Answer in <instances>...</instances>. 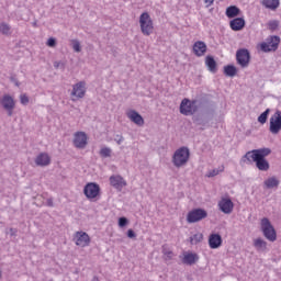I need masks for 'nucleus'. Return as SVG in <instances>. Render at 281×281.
Returning a JSON list of instances; mask_svg holds the SVG:
<instances>
[{
    "mask_svg": "<svg viewBox=\"0 0 281 281\" xmlns=\"http://www.w3.org/2000/svg\"><path fill=\"white\" fill-rule=\"evenodd\" d=\"M271 155L270 148H259L247 151L245 156L241 158L244 164H256V168L261 170L262 172H267L269 170V161H267V157Z\"/></svg>",
    "mask_w": 281,
    "mask_h": 281,
    "instance_id": "obj_1",
    "label": "nucleus"
},
{
    "mask_svg": "<svg viewBox=\"0 0 281 281\" xmlns=\"http://www.w3.org/2000/svg\"><path fill=\"white\" fill-rule=\"evenodd\" d=\"M188 161H190V149L188 147H180L175 151L172 164L176 168H182Z\"/></svg>",
    "mask_w": 281,
    "mask_h": 281,
    "instance_id": "obj_2",
    "label": "nucleus"
},
{
    "mask_svg": "<svg viewBox=\"0 0 281 281\" xmlns=\"http://www.w3.org/2000/svg\"><path fill=\"white\" fill-rule=\"evenodd\" d=\"M140 32L144 36H150L155 32V24L153 23V18L148 12H144L139 16Z\"/></svg>",
    "mask_w": 281,
    "mask_h": 281,
    "instance_id": "obj_3",
    "label": "nucleus"
},
{
    "mask_svg": "<svg viewBox=\"0 0 281 281\" xmlns=\"http://www.w3.org/2000/svg\"><path fill=\"white\" fill-rule=\"evenodd\" d=\"M261 232L265 238H267V240H270V243H276V240L278 239V234L276 233V228L271 224V221H269V218L267 217H263L261 220Z\"/></svg>",
    "mask_w": 281,
    "mask_h": 281,
    "instance_id": "obj_4",
    "label": "nucleus"
},
{
    "mask_svg": "<svg viewBox=\"0 0 281 281\" xmlns=\"http://www.w3.org/2000/svg\"><path fill=\"white\" fill-rule=\"evenodd\" d=\"M207 218V211L204 209H193L187 214V223H201Z\"/></svg>",
    "mask_w": 281,
    "mask_h": 281,
    "instance_id": "obj_5",
    "label": "nucleus"
},
{
    "mask_svg": "<svg viewBox=\"0 0 281 281\" xmlns=\"http://www.w3.org/2000/svg\"><path fill=\"white\" fill-rule=\"evenodd\" d=\"M1 105L7 111L9 117L14 114V109L16 106V101L10 94H4L1 100Z\"/></svg>",
    "mask_w": 281,
    "mask_h": 281,
    "instance_id": "obj_6",
    "label": "nucleus"
},
{
    "mask_svg": "<svg viewBox=\"0 0 281 281\" xmlns=\"http://www.w3.org/2000/svg\"><path fill=\"white\" fill-rule=\"evenodd\" d=\"M236 60L240 67H249V63L251 60V55L249 54V50L246 48L238 49L236 52Z\"/></svg>",
    "mask_w": 281,
    "mask_h": 281,
    "instance_id": "obj_7",
    "label": "nucleus"
},
{
    "mask_svg": "<svg viewBox=\"0 0 281 281\" xmlns=\"http://www.w3.org/2000/svg\"><path fill=\"white\" fill-rule=\"evenodd\" d=\"M180 113L182 115H194L196 113V102L183 99L180 104Z\"/></svg>",
    "mask_w": 281,
    "mask_h": 281,
    "instance_id": "obj_8",
    "label": "nucleus"
},
{
    "mask_svg": "<svg viewBox=\"0 0 281 281\" xmlns=\"http://www.w3.org/2000/svg\"><path fill=\"white\" fill-rule=\"evenodd\" d=\"M270 133L272 135H278L281 131V112L277 111L271 117H270Z\"/></svg>",
    "mask_w": 281,
    "mask_h": 281,
    "instance_id": "obj_9",
    "label": "nucleus"
},
{
    "mask_svg": "<svg viewBox=\"0 0 281 281\" xmlns=\"http://www.w3.org/2000/svg\"><path fill=\"white\" fill-rule=\"evenodd\" d=\"M278 45H280V37L271 36L268 42L260 44V49L261 52H276V49H278Z\"/></svg>",
    "mask_w": 281,
    "mask_h": 281,
    "instance_id": "obj_10",
    "label": "nucleus"
},
{
    "mask_svg": "<svg viewBox=\"0 0 281 281\" xmlns=\"http://www.w3.org/2000/svg\"><path fill=\"white\" fill-rule=\"evenodd\" d=\"M74 240L77 247H89V245H91V237H89V234L82 231L75 233Z\"/></svg>",
    "mask_w": 281,
    "mask_h": 281,
    "instance_id": "obj_11",
    "label": "nucleus"
},
{
    "mask_svg": "<svg viewBox=\"0 0 281 281\" xmlns=\"http://www.w3.org/2000/svg\"><path fill=\"white\" fill-rule=\"evenodd\" d=\"M85 93H87V88H86L85 81H80V82L76 83L72 87V91H71L72 102H76V100H80V98H82L85 95Z\"/></svg>",
    "mask_w": 281,
    "mask_h": 281,
    "instance_id": "obj_12",
    "label": "nucleus"
},
{
    "mask_svg": "<svg viewBox=\"0 0 281 281\" xmlns=\"http://www.w3.org/2000/svg\"><path fill=\"white\" fill-rule=\"evenodd\" d=\"M83 194L87 199H95L100 195V186L94 182L87 183L83 189Z\"/></svg>",
    "mask_w": 281,
    "mask_h": 281,
    "instance_id": "obj_13",
    "label": "nucleus"
},
{
    "mask_svg": "<svg viewBox=\"0 0 281 281\" xmlns=\"http://www.w3.org/2000/svg\"><path fill=\"white\" fill-rule=\"evenodd\" d=\"M181 262L182 265L192 267V265H196V262H199V255L196 252L184 251L182 254Z\"/></svg>",
    "mask_w": 281,
    "mask_h": 281,
    "instance_id": "obj_14",
    "label": "nucleus"
},
{
    "mask_svg": "<svg viewBox=\"0 0 281 281\" xmlns=\"http://www.w3.org/2000/svg\"><path fill=\"white\" fill-rule=\"evenodd\" d=\"M218 207L224 214H232V212H234V202H232L229 198H223L218 202Z\"/></svg>",
    "mask_w": 281,
    "mask_h": 281,
    "instance_id": "obj_15",
    "label": "nucleus"
},
{
    "mask_svg": "<svg viewBox=\"0 0 281 281\" xmlns=\"http://www.w3.org/2000/svg\"><path fill=\"white\" fill-rule=\"evenodd\" d=\"M223 245V237L218 233H212L209 236V247L211 249H218Z\"/></svg>",
    "mask_w": 281,
    "mask_h": 281,
    "instance_id": "obj_16",
    "label": "nucleus"
},
{
    "mask_svg": "<svg viewBox=\"0 0 281 281\" xmlns=\"http://www.w3.org/2000/svg\"><path fill=\"white\" fill-rule=\"evenodd\" d=\"M52 164V157L47 153H40L35 157V165L40 166L41 168H45V166H49Z\"/></svg>",
    "mask_w": 281,
    "mask_h": 281,
    "instance_id": "obj_17",
    "label": "nucleus"
},
{
    "mask_svg": "<svg viewBox=\"0 0 281 281\" xmlns=\"http://www.w3.org/2000/svg\"><path fill=\"white\" fill-rule=\"evenodd\" d=\"M74 144L76 148H85L87 146V134L85 132H77L75 134Z\"/></svg>",
    "mask_w": 281,
    "mask_h": 281,
    "instance_id": "obj_18",
    "label": "nucleus"
},
{
    "mask_svg": "<svg viewBox=\"0 0 281 281\" xmlns=\"http://www.w3.org/2000/svg\"><path fill=\"white\" fill-rule=\"evenodd\" d=\"M205 52H207V45L205 42L198 41L193 44V54H195V56H205Z\"/></svg>",
    "mask_w": 281,
    "mask_h": 281,
    "instance_id": "obj_19",
    "label": "nucleus"
},
{
    "mask_svg": "<svg viewBox=\"0 0 281 281\" xmlns=\"http://www.w3.org/2000/svg\"><path fill=\"white\" fill-rule=\"evenodd\" d=\"M229 27L233 32H240L243 27H245V19L243 18H235L229 22Z\"/></svg>",
    "mask_w": 281,
    "mask_h": 281,
    "instance_id": "obj_20",
    "label": "nucleus"
},
{
    "mask_svg": "<svg viewBox=\"0 0 281 281\" xmlns=\"http://www.w3.org/2000/svg\"><path fill=\"white\" fill-rule=\"evenodd\" d=\"M127 117L131 120V122H134V124H136L137 126H144V117H142L139 113H137V111L131 110L127 113Z\"/></svg>",
    "mask_w": 281,
    "mask_h": 281,
    "instance_id": "obj_21",
    "label": "nucleus"
},
{
    "mask_svg": "<svg viewBox=\"0 0 281 281\" xmlns=\"http://www.w3.org/2000/svg\"><path fill=\"white\" fill-rule=\"evenodd\" d=\"M110 183L113 188H115L119 191H121L122 188L126 187V180H124V178L122 177H111Z\"/></svg>",
    "mask_w": 281,
    "mask_h": 281,
    "instance_id": "obj_22",
    "label": "nucleus"
},
{
    "mask_svg": "<svg viewBox=\"0 0 281 281\" xmlns=\"http://www.w3.org/2000/svg\"><path fill=\"white\" fill-rule=\"evenodd\" d=\"M261 3L268 10H277L280 8V0H262Z\"/></svg>",
    "mask_w": 281,
    "mask_h": 281,
    "instance_id": "obj_23",
    "label": "nucleus"
},
{
    "mask_svg": "<svg viewBox=\"0 0 281 281\" xmlns=\"http://www.w3.org/2000/svg\"><path fill=\"white\" fill-rule=\"evenodd\" d=\"M240 14V9L236 5H231L226 9V16L228 19H236Z\"/></svg>",
    "mask_w": 281,
    "mask_h": 281,
    "instance_id": "obj_24",
    "label": "nucleus"
},
{
    "mask_svg": "<svg viewBox=\"0 0 281 281\" xmlns=\"http://www.w3.org/2000/svg\"><path fill=\"white\" fill-rule=\"evenodd\" d=\"M205 65H206L209 71H211V74H216V60H214V57L206 56Z\"/></svg>",
    "mask_w": 281,
    "mask_h": 281,
    "instance_id": "obj_25",
    "label": "nucleus"
},
{
    "mask_svg": "<svg viewBox=\"0 0 281 281\" xmlns=\"http://www.w3.org/2000/svg\"><path fill=\"white\" fill-rule=\"evenodd\" d=\"M254 247L257 251H267V243L262 238L254 239Z\"/></svg>",
    "mask_w": 281,
    "mask_h": 281,
    "instance_id": "obj_26",
    "label": "nucleus"
},
{
    "mask_svg": "<svg viewBox=\"0 0 281 281\" xmlns=\"http://www.w3.org/2000/svg\"><path fill=\"white\" fill-rule=\"evenodd\" d=\"M265 186H266V188H268V190L278 188V186H280V180H278L276 178H269L265 181Z\"/></svg>",
    "mask_w": 281,
    "mask_h": 281,
    "instance_id": "obj_27",
    "label": "nucleus"
},
{
    "mask_svg": "<svg viewBox=\"0 0 281 281\" xmlns=\"http://www.w3.org/2000/svg\"><path fill=\"white\" fill-rule=\"evenodd\" d=\"M224 74L225 76H229L231 78H234L237 74V69L233 65H228L224 67Z\"/></svg>",
    "mask_w": 281,
    "mask_h": 281,
    "instance_id": "obj_28",
    "label": "nucleus"
},
{
    "mask_svg": "<svg viewBox=\"0 0 281 281\" xmlns=\"http://www.w3.org/2000/svg\"><path fill=\"white\" fill-rule=\"evenodd\" d=\"M199 243H203V234L198 233L190 237L191 245H199Z\"/></svg>",
    "mask_w": 281,
    "mask_h": 281,
    "instance_id": "obj_29",
    "label": "nucleus"
},
{
    "mask_svg": "<svg viewBox=\"0 0 281 281\" xmlns=\"http://www.w3.org/2000/svg\"><path fill=\"white\" fill-rule=\"evenodd\" d=\"M271 110L267 109L263 113H261L259 116H258V122L259 124H267V120L269 117V113H270Z\"/></svg>",
    "mask_w": 281,
    "mask_h": 281,
    "instance_id": "obj_30",
    "label": "nucleus"
},
{
    "mask_svg": "<svg viewBox=\"0 0 281 281\" xmlns=\"http://www.w3.org/2000/svg\"><path fill=\"white\" fill-rule=\"evenodd\" d=\"M280 25V22L278 20H272L268 22V29L271 30V32H274V30Z\"/></svg>",
    "mask_w": 281,
    "mask_h": 281,
    "instance_id": "obj_31",
    "label": "nucleus"
},
{
    "mask_svg": "<svg viewBox=\"0 0 281 281\" xmlns=\"http://www.w3.org/2000/svg\"><path fill=\"white\" fill-rule=\"evenodd\" d=\"M101 157H111V148L109 147H103L100 150Z\"/></svg>",
    "mask_w": 281,
    "mask_h": 281,
    "instance_id": "obj_32",
    "label": "nucleus"
},
{
    "mask_svg": "<svg viewBox=\"0 0 281 281\" xmlns=\"http://www.w3.org/2000/svg\"><path fill=\"white\" fill-rule=\"evenodd\" d=\"M0 32L2 34H10V25H8L5 23H1L0 24Z\"/></svg>",
    "mask_w": 281,
    "mask_h": 281,
    "instance_id": "obj_33",
    "label": "nucleus"
},
{
    "mask_svg": "<svg viewBox=\"0 0 281 281\" xmlns=\"http://www.w3.org/2000/svg\"><path fill=\"white\" fill-rule=\"evenodd\" d=\"M71 43H72V49L75 52H81L80 42H78V40H72Z\"/></svg>",
    "mask_w": 281,
    "mask_h": 281,
    "instance_id": "obj_34",
    "label": "nucleus"
},
{
    "mask_svg": "<svg viewBox=\"0 0 281 281\" xmlns=\"http://www.w3.org/2000/svg\"><path fill=\"white\" fill-rule=\"evenodd\" d=\"M224 168L221 167L218 169H213L212 172H210L209 177H218V175H221V172H223Z\"/></svg>",
    "mask_w": 281,
    "mask_h": 281,
    "instance_id": "obj_35",
    "label": "nucleus"
},
{
    "mask_svg": "<svg viewBox=\"0 0 281 281\" xmlns=\"http://www.w3.org/2000/svg\"><path fill=\"white\" fill-rule=\"evenodd\" d=\"M20 102L21 104H30V98L27 97V94H21L20 95Z\"/></svg>",
    "mask_w": 281,
    "mask_h": 281,
    "instance_id": "obj_36",
    "label": "nucleus"
},
{
    "mask_svg": "<svg viewBox=\"0 0 281 281\" xmlns=\"http://www.w3.org/2000/svg\"><path fill=\"white\" fill-rule=\"evenodd\" d=\"M126 225H128V218L120 217L119 218V227H126Z\"/></svg>",
    "mask_w": 281,
    "mask_h": 281,
    "instance_id": "obj_37",
    "label": "nucleus"
},
{
    "mask_svg": "<svg viewBox=\"0 0 281 281\" xmlns=\"http://www.w3.org/2000/svg\"><path fill=\"white\" fill-rule=\"evenodd\" d=\"M164 254L166 256L165 260H172V256H173L172 250H164Z\"/></svg>",
    "mask_w": 281,
    "mask_h": 281,
    "instance_id": "obj_38",
    "label": "nucleus"
},
{
    "mask_svg": "<svg viewBox=\"0 0 281 281\" xmlns=\"http://www.w3.org/2000/svg\"><path fill=\"white\" fill-rule=\"evenodd\" d=\"M46 45L48 47H56V40L54 37H49Z\"/></svg>",
    "mask_w": 281,
    "mask_h": 281,
    "instance_id": "obj_39",
    "label": "nucleus"
},
{
    "mask_svg": "<svg viewBox=\"0 0 281 281\" xmlns=\"http://www.w3.org/2000/svg\"><path fill=\"white\" fill-rule=\"evenodd\" d=\"M127 238H137V234H135V231H133L132 228H130L127 231Z\"/></svg>",
    "mask_w": 281,
    "mask_h": 281,
    "instance_id": "obj_40",
    "label": "nucleus"
},
{
    "mask_svg": "<svg viewBox=\"0 0 281 281\" xmlns=\"http://www.w3.org/2000/svg\"><path fill=\"white\" fill-rule=\"evenodd\" d=\"M214 1L215 0H204V3L206 5V8H210L211 5H214Z\"/></svg>",
    "mask_w": 281,
    "mask_h": 281,
    "instance_id": "obj_41",
    "label": "nucleus"
},
{
    "mask_svg": "<svg viewBox=\"0 0 281 281\" xmlns=\"http://www.w3.org/2000/svg\"><path fill=\"white\" fill-rule=\"evenodd\" d=\"M47 205H48V207H54V200L48 199L47 200Z\"/></svg>",
    "mask_w": 281,
    "mask_h": 281,
    "instance_id": "obj_42",
    "label": "nucleus"
},
{
    "mask_svg": "<svg viewBox=\"0 0 281 281\" xmlns=\"http://www.w3.org/2000/svg\"><path fill=\"white\" fill-rule=\"evenodd\" d=\"M59 66H60V63H58V61H55V63H54V67H55L56 69H58Z\"/></svg>",
    "mask_w": 281,
    "mask_h": 281,
    "instance_id": "obj_43",
    "label": "nucleus"
},
{
    "mask_svg": "<svg viewBox=\"0 0 281 281\" xmlns=\"http://www.w3.org/2000/svg\"><path fill=\"white\" fill-rule=\"evenodd\" d=\"M122 142H124V138L119 139L117 144H122Z\"/></svg>",
    "mask_w": 281,
    "mask_h": 281,
    "instance_id": "obj_44",
    "label": "nucleus"
},
{
    "mask_svg": "<svg viewBox=\"0 0 281 281\" xmlns=\"http://www.w3.org/2000/svg\"><path fill=\"white\" fill-rule=\"evenodd\" d=\"M92 281H100L98 277H93Z\"/></svg>",
    "mask_w": 281,
    "mask_h": 281,
    "instance_id": "obj_45",
    "label": "nucleus"
},
{
    "mask_svg": "<svg viewBox=\"0 0 281 281\" xmlns=\"http://www.w3.org/2000/svg\"><path fill=\"white\" fill-rule=\"evenodd\" d=\"M0 280H1V270H0Z\"/></svg>",
    "mask_w": 281,
    "mask_h": 281,
    "instance_id": "obj_46",
    "label": "nucleus"
}]
</instances>
